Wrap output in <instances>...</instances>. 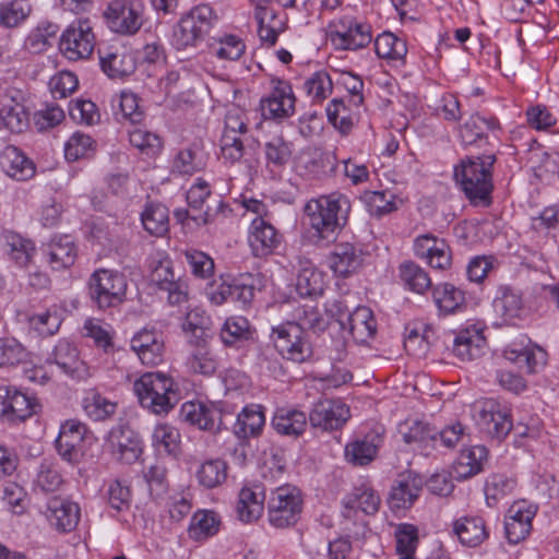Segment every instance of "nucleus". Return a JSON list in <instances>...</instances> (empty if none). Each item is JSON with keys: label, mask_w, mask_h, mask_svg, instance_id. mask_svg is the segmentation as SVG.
<instances>
[{"label": "nucleus", "mask_w": 559, "mask_h": 559, "mask_svg": "<svg viewBox=\"0 0 559 559\" xmlns=\"http://www.w3.org/2000/svg\"><path fill=\"white\" fill-rule=\"evenodd\" d=\"M352 203L341 192L310 199L304 206L311 236L317 240L333 242L348 223Z\"/></svg>", "instance_id": "nucleus-1"}, {"label": "nucleus", "mask_w": 559, "mask_h": 559, "mask_svg": "<svg viewBox=\"0 0 559 559\" xmlns=\"http://www.w3.org/2000/svg\"><path fill=\"white\" fill-rule=\"evenodd\" d=\"M497 160L496 150L486 148L476 156H466L454 167V179L475 206L491 204L492 167Z\"/></svg>", "instance_id": "nucleus-2"}, {"label": "nucleus", "mask_w": 559, "mask_h": 559, "mask_svg": "<svg viewBox=\"0 0 559 559\" xmlns=\"http://www.w3.org/2000/svg\"><path fill=\"white\" fill-rule=\"evenodd\" d=\"M133 390L141 406L156 415H167L179 401L174 379L158 371L143 373Z\"/></svg>", "instance_id": "nucleus-3"}, {"label": "nucleus", "mask_w": 559, "mask_h": 559, "mask_svg": "<svg viewBox=\"0 0 559 559\" xmlns=\"http://www.w3.org/2000/svg\"><path fill=\"white\" fill-rule=\"evenodd\" d=\"M217 22V14L209 4L192 8L174 26L173 47L176 50L197 48Z\"/></svg>", "instance_id": "nucleus-4"}, {"label": "nucleus", "mask_w": 559, "mask_h": 559, "mask_svg": "<svg viewBox=\"0 0 559 559\" xmlns=\"http://www.w3.org/2000/svg\"><path fill=\"white\" fill-rule=\"evenodd\" d=\"M304 496L290 484L272 489L266 500L269 524L276 530L295 526L301 518Z\"/></svg>", "instance_id": "nucleus-5"}, {"label": "nucleus", "mask_w": 559, "mask_h": 559, "mask_svg": "<svg viewBox=\"0 0 559 559\" xmlns=\"http://www.w3.org/2000/svg\"><path fill=\"white\" fill-rule=\"evenodd\" d=\"M127 289L126 275L115 270L97 269L87 281V295L92 305L103 311L123 304Z\"/></svg>", "instance_id": "nucleus-6"}, {"label": "nucleus", "mask_w": 559, "mask_h": 559, "mask_svg": "<svg viewBox=\"0 0 559 559\" xmlns=\"http://www.w3.org/2000/svg\"><path fill=\"white\" fill-rule=\"evenodd\" d=\"M270 340L276 353L285 360L304 364L313 357V346L307 331L294 321L272 326Z\"/></svg>", "instance_id": "nucleus-7"}, {"label": "nucleus", "mask_w": 559, "mask_h": 559, "mask_svg": "<svg viewBox=\"0 0 559 559\" xmlns=\"http://www.w3.org/2000/svg\"><path fill=\"white\" fill-rule=\"evenodd\" d=\"M233 415L226 402L188 401L181 405L180 416L201 430L217 433L226 428V417Z\"/></svg>", "instance_id": "nucleus-8"}, {"label": "nucleus", "mask_w": 559, "mask_h": 559, "mask_svg": "<svg viewBox=\"0 0 559 559\" xmlns=\"http://www.w3.org/2000/svg\"><path fill=\"white\" fill-rule=\"evenodd\" d=\"M475 412L478 428L489 438L500 442L512 431V414L506 404L487 399L476 404Z\"/></svg>", "instance_id": "nucleus-9"}, {"label": "nucleus", "mask_w": 559, "mask_h": 559, "mask_svg": "<svg viewBox=\"0 0 559 559\" xmlns=\"http://www.w3.org/2000/svg\"><path fill=\"white\" fill-rule=\"evenodd\" d=\"M259 280L252 274H241L230 280L213 282L206 288L209 300L221 306L227 301L239 302L246 308L251 305L255 296V287Z\"/></svg>", "instance_id": "nucleus-10"}, {"label": "nucleus", "mask_w": 559, "mask_h": 559, "mask_svg": "<svg viewBox=\"0 0 559 559\" xmlns=\"http://www.w3.org/2000/svg\"><path fill=\"white\" fill-rule=\"evenodd\" d=\"M96 37L88 19L74 20L63 31L59 48L69 60L87 59L94 51Z\"/></svg>", "instance_id": "nucleus-11"}, {"label": "nucleus", "mask_w": 559, "mask_h": 559, "mask_svg": "<svg viewBox=\"0 0 559 559\" xmlns=\"http://www.w3.org/2000/svg\"><path fill=\"white\" fill-rule=\"evenodd\" d=\"M40 409L38 400L13 385H0V418L16 425L31 418Z\"/></svg>", "instance_id": "nucleus-12"}, {"label": "nucleus", "mask_w": 559, "mask_h": 559, "mask_svg": "<svg viewBox=\"0 0 559 559\" xmlns=\"http://www.w3.org/2000/svg\"><path fill=\"white\" fill-rule=\"evenodd\" d=\"M330 40L337 50H357L368 46L372 40L371 26L344 16L331 25Z\"/></svg>", "instance_id": "nucleus-13"}, {"label": "nucleus", "mask_w": 559, "mask_h": 559, "mask_svg": "<svg viewBox=\"0 0 559 559\" xmlns=\"http://www.w3.org/2000/svg\"><path fill=\"white\" fill-rule=\"evenodd\" d=\"M248 119L245 111L233 107L225 115V127L221 138V154L225 160L239 162L245 153L243 142L240 138L248 131Z\"/></svg>", "instance_id": "nucleus-14"}, {"label": "nucleus", "mask_w": 559, "mask_h": 559, "mask_svg": "<svg viewBox=\"0 0 559 559\" xmlns=\"http://www.w3.org/2000/svg\"><path fill=\"white\" fill-rule=\"evenodd\" d=\"M104 15L114 32L133 35L143 24V4L136 0H112Z\"/></svg>", "instance_id": "nucleus-15"}, {"label": "nucleus", "mask_w": 559, "mask_h": 559, "mask_svg": "<svg viewBox=\"0 0 559 559\" xmlns=\"http://www.w3.org/2000/svg\"><path fill=\"white\" fill-rule=\"evenodd\" d=\"M88 433L87 426L79 419H68L61 424L55 448L59 456L72 464H79L84 456V440Z\"/></svg>", "instance_id": "nucleus-16"}, {"label": "nucleus", "mask_w": 559, "mask_h": 559, "mask_svg": "<svg viewBox=\"0 0 559 559\" xmlns=\"http://www.w3.org/2000/svg\"><path fill=\"white\" fill-rule=\"evenodd\" d=\"M0 122L12 133H22L29 126V112L24 105L23 92L13 86L0 90Z\"/></svg>", "instance_id": "nucleus-17"}, {"label": "nucleus", "mask_w": 559, "mask_h": 559, "mask_svg": "<svg viewBox=\"0 0 559 559\" xmlns=\"http://www.w3.org/2000/svg\"><path fill=\"white\" fill-rule=\"evenodd\" d=\"M270 94L261 99L260 107L265 119L282 121L295 112L296 96L288 81L273 79Z\"/></svg>", "instance_id": "nucleus-18"}, {"label": "nucleus", "mask_w": 559, "mask_h": 559, "mask_svg": "<svg viewBox=\"0 0 559 559\" xmlns=\"http://www.w3.org/2000/svg\"><path fill=\"white\" fill-rule=\"evenodd\" d=\"M500 129V122L495 116L473 114L459 126V140L465 148L476 146L495 150L490 142V133L495 134Z\"/></svg>", "instance_id": "nucleus-19"}, {"label": "nucleus", "mask_w": 559, "mask_h": 559, "mask_svg": "<svg viewBox=\"0 0 559 559\" xmlns=\"http://www.w3.org/2000/svg\"><path fill=\"white\" fill-rule=\"evenodd\" d=\"M350 417L349 407L340 399H322L312 407L309 423L322 431L341 429Z\"/></svg>", "instance_id": "nucleus-20"}, {"label": "nucleus", "mask_w": 559, "mask_h": 559, "mask_svg": "<svg viewBox=\"0 0 559 559\" xmlns=\"http://www.w3.org/2000/svg\"><path fill=\"white\" fill-rule=\"evenodd\" d=\"M537 506L527 500L515 501L504 518V534L509 544L523 542L532 531V521L537 513Z\"/></svg>", "instance_id": "nucleus-21"}, {"label": "nucleus", "mask_w": 559, "mask_h": 559, "mask_svg": "<svg viewBox=\"0 0 559 559\" xmlns=\"http://www.w3.org/2000/svg\"><path fill=\"white\" fill-rule=\"evenodd\" d=\"M424 484V478L412 472L400 474L388 497L389 508L393 512L411 509L419 498Z\"/></svg>", "instance_id": "nucleus-22"}, {"label": "nucleus", "mask_w": 559, "mask_h": 559, "mask_svg": "<svg viewBox=\"0 0 559 559\" xmlns=\"http://www.w3.org/2000/svg\"><path fill=\"white\" fill-rule=\"evenodd\" d=\"M102 71L111 80H126L136 70V60L131 51L121 46L98 49Z\"/></svg>", "instance_id": "nucleus-23"}, {"label": "nucleus", "mask_w": 559, "mask_h": 559, "mask_svg": "<svg viewBox=\"0 0 559 559\" xmlns=\"http://www.w3.org/2000/svg\"><path fill=\"white\" fill-rule=\"evenodd\" d=\"M414 252L417 258L426 260L435 270L444 271L452 264V251L449 243L432 234L416 237Z\"/></svg>", "instance_id": "nucleus-24"}, {"label": "nucleus", "mask_w": 559, "mask_h": 559, "mask_svg": "<svg viewBox=\"0 0 559 559\" xmlns=\"http://www.w3.org/2000/svg\"><path fill=\"white\" fill-rule=\"evenodd\" d=\"M107 441L112 455L126 464L134 463L142 454L140 436L123 425L112 427Z\"/></svg>", "instance_id": "nucleus-25"}, {"label": "nucleus", "mask_w": 559, "mask_h": 559, "mask_svg": "<svg viewBox=\"0 0 559 559\" xmlns=\"http://www.w3.org/2000/svg\"><path fill=\"white\" fill-rule=\"evenodd\" d=\"M492 306L506 325L519 326L520 322L524 320L523 296L520 290L510 285L498 287Z\"/></svg>", "instance_id": "nucleus-26"}, {"label": "nucleus", "mask_w": 559, "mask_h": 559, "mask_svg": "<svg viewBox=\"0 0 559 559\" xmlns=\"http://www.w3.org/2000/svg\"><path fill=\"white\" fill-rule=\"evenodd\" d=\"M40 250L46 263L53 271L71 267L78 258V247L69 235L52 237L48 242L43 243Z\"/></svg>", "instance_id": "nucleus-27"}, {"label": "nucleus", "mask_w": 559, "mask_h": 559, "mask_svg": "<svg viewBox=\"0 0 559 559\" xmlns=\"http://www.w3.org/2000/svg\"><path fill=\"white\" fill-rule=\"evenodd\" d=\"M283 235L263 217L251 222L249 245L254 257L264 258L275 252L281 246Z\"/></svg>", "instance_id": "nucleus-28"}, {"label": "nucleus", "mask_w": 559, "mask_h": 559, "mask_svg": "<svg viewBox=\"0 0 559 559\" xmlns=\"http://www.w3.org/2000/svg\"><path fill=\"white\" fill-rule=\"evenodd\" d=\"M131 349L145 366H156L164 359L165 344L163 335L146 328L136 332L131 338Z\"/></svg>", "instance_id": "nucleus-29"}, {"label": "nucleus", "mask_w": 559, "mask_h": 559, "mask_svg": "<svg viewBox=\"0 0 559 559\" xmlns=\"http://www.w3.org/2000/svg\"><path fill=\"white\" fill-rule=\"evenodd\" d=\"M266 499L264 485L261 483L246 484L238 493L236 512L245 523L255 522L264 511Z\"/></svg>", "instance_id": "nucleus-30"}, {"label": "nucleus", "mask_w": 559, "mask_h": 559, "mask_svg": "<svg viewBox=\"0 0 559 559\" xmlns=\"http://www.w3.org/2000/svg\"><path fill=\"white\" fill-rule=\"evenodd\" d=\"M49 360L72 379L80 381L91 376L87 365L80 359L78 348L68 340L58 341Z\"/></svg>", "instance_id": "nucleus-31"}, {"label": "nucleus", "mask_w": 559, "mask_h": 559, "mask_svg": "<svg viewBox=\"0 0 559 559\" xmlns=\"http://www.w3.org/2000/svg\"><path fill=\"white\" fill-rule=\"evenodd\" d=\"M219 337L224 346L241 349L257 341L258 332L246 317L234 316L225 320Z\"/></svg>", "instance_id": "nucleus-32"}, {"label": "nucleus", "mask_w": 559, "mask_h": 559, "mask_svg": "<svg viewBox=\"0 0 559 559\" xmlns=\"http://www.w3.org/2000/svg\"><path fill=\"white\" fill-rule=\"evenodd\" d=\"M452 533L465 547L476 548L490 535L486 520L480 515H464L452 523Z\"/></svg>", "instance_id": "nucleus-33"}, {"label": "nucleus", "mask_w": 559, "mask_h": 559, "mask_svg": "<svg viewBox=\"0 0 559 559\" xmlns=\"http://www.w3.org/2000/svg\"><path fill=\"white\" fill-rule=\"evenodd\" d=\"M46 516L59 532H72L79 524L81 510L76 502L61 497H52L47 504Z\"/></svg>", "instance_id": "nucleus-34"}, {"label": "nucleus", "mask_w": 559, "mask_h": 559, "mask_svg": "<svg viewBox=\"0 0 559 559\" xmlns=\"http://www.w3.org/2000/svg\"><path fill=\"white\" fill-rule=\"evenodd\" d=\"M431 297L439 316H454L464 312L467 308L465 292L449 282L433 285Z\"/></svg>", "instance_id": "nucleus-35"}, {"label": "nucleus", "mask_w": 559, "mask_h": 559, "mask_svg": "<svg viewBox=\"0 0 559 559\" xmlns=\"http://www.w3.org/2000/svg\"><path fill=\"white\" fill-rule=\"evenodd\" d=\"M382 442V432L371 430L362 438H357L346 444L345 459L354 466H366L377 457Z\"/></svg>", "instance_id": "nucleus-36"}, {"label": "nucleus", "mask_w": 559, "mask_h": 559, "mask_svg": "<svg viewBox=\"0 0 559 559\" xmlns=\"http://www.w3.org/2000/svg\"><path fill=\"white\" fill-rule=\"evenodd\" d=\"M0 167L5 175L17 181L29 180L36 174L35 163L14 145H7L1 151Z\"/></svg>", "instance_id": "nucleus-37"}, {"label": "nucleus", "mask_w": 559, "mask_h": 559, "mask_svg": "<svg viewBox=\"0 0 559 559\" xmlns=\"http://www.w3.org/2000/svg\"><path fill=\"white\" fill-rule=\"evenodd\" d=\"M297 282L296 289L301 297H318L324 292V274L319 271L312 261L302 255H297Z\"/></svg>", "instance_id": "nucleus-38"}, {"label": "nucleus", "mask_w": 559, "mask_h": 559, "mask_svg": "<svg viewBox=\"0 0 559 559\" xmlns=\"http://www.w3.org/2000/svg\"><path fill=\"white\" fill-rule=\"evenodd\" d=\"M264 409L260 404L245 406L233 426L235 436L241 440L260 437L265 426Z\"/></svg>", "instance_id": "nucleus-39"}, {"label": "nucleus", "mask_w": 559, "mask_h": 559, "mask_svg": "<svg viewBox=\"0 0 559 559\" xmlns=\"http://www.w3.org/2000/svg\"><path fill=\"white\" fill-rule=\"evenodd\" d=\"M488 459V450L484 445L463 449L457 456L453 473L457 480H466L484 471Z\"/></svg>", "instance_id": "nucleus-40"}, {"label": "nucleus", "mask_w": 559, "mask_h": 559, "mask_svg": "<svg viewBox=\"0 0 559 559\" xmlns=\"http://www.w3.org/2000/svg\"><path fill=\"white\" fill-rule=\"evenodd\" d=\"M362 261L361 249L349 242L337 243L329 258L330 267L336 275L343 277L356 272Z\"/></svg>", "instance_id": "nucleus-41"}, {"label": "nucleus", "mask_w": 559, "mask_h": 559, "mask_svg": "<svg viewBox=\"0 0 559 559\" xmlns=\"http://www.w3.org/2000/svg\"><path fill=\"white\" fill-rule=\"evenodd\" d=\"M353 340L358 344H365L377 334V320L370 308L357 307L347 317L346 329Z\"/></svg>", "instance_id": "nucleus-42"}, {"label": "nucleus", "mask_w": 559, "mask_h": 559, "mask_svg": "<svg viewBox=\"0 0 559 559\" xmlns=\"http://www.w3.org/2000/svg\"><path fill=\"white\" fill-rule=\"evenodd\" d=\"M307 415L295 408H277L272 417L271 425L281 436L297 438L307 427Z\"/></svg>", "instance_id": "nucleus-43"}, {"label": "nucleus", "mask_w": 559, "mask_h": 559, "mask_svg": "<svg viewBox=\"0 0 559 559\" xmlns=\"http://www.w3.org/2000/svg\"><path fill=\"white\" fill-rule=\"evenodd\" d=\"M258 23V36L269 47L277 43L278 36L286 29V21L272 8H260L254 12Z\"/></svg>", "instance_id": "nucleus-44"}, {"label": "nucleus", "mask_w": 559, "mask_h": 559, "mask_svg": "<svg viewBox=\"0 0 559 559\" xmlns=\"http://www.w3.org/2000/svg\"><path fill=\"white\" fill-rule=\"evenodd\" d=\"M399 278L406 290L425 295L431 290L432 281L429 273L412 260L403 261L399 265Z\"/></svg>", "instance_id": "nucleus-45"}, {"label": "nucleus", "mask_w": 559, "mask_h": 559, "mask_svg": "<svg viewBox=\"0 0 559 559\" xmlns=\"http://www.w3.org/2000/svg\"><path fill=\"white\" fill-rule=\"evenodd\" d=\"M485 345L486 338L480 331L465 329L454 337L452 350L461 361H469L480 355Z\"/></svg>", "instance_id": "nucleus-46"}, {"label": "nucleus", "mask_w": 559, "mask_h": 559, "mask_svg": "<svg viewBox=\"0 0 559 559\" xmlns=\"http://www.w3.org/2000/svg\"><path fill=\"white\" fill-rule=\"evenodd\" d=\"M206 166V157L201 147L192 144L179 150L171 163V173L180 176H192Z\"/></svg>", "instance_id": "nucleus-47"}, {"label": "nucleus", "mask_w": 559, "mask_h": 559, "mask_svg": "<svg viewBox=\"0 0 559 559\" xmlns=\"http://www.w3.org/2000/svg\"><path fill=\"white\" fill-rule=\"evenodd\" d=\"M117 403L103 395L96 389L85 391L82 399V408L85 415L94 421H104L111 418L117 412Z\"/></svg>", "instance_id": "nucleus-48"}, {"label": "nucleus", "mask_w": 559, "mask_h": 559, "mask_svg": "<svg viewBox=\"0 0 559 559\" xmlns=\"http://www.w3.org/2000/svg\"><path fill=\"white\" fill-rule=\"evenodd\" d=\"M381 503L380 496L368 483L355 486L343 500L344 508L347 510H361L371 515L378 512Z\"/></svg>", "instance_id": "nucleus-49"}, {"label": "nucleus", "mask_w": 559, "mask_h": 559, "mask_svg": "<svg viewBox=\"0 0 559 559\" xmlns=\"http://www.w3.org/2000/svg\"><path fill=\"white\" fill-rule=\"evenodd\" d=\"M215 202L216 207L206 205L205 210L200 213L191 211L190 207L177 209L174 212V217L181 225L192 221L197 226H206L214 223L219 215L226 216L227 212H231L229 205L221 197H215Z\"/></svg>", "instance_id": "nucleus-50"}, {"label": "nucleus", "mask_w": 559, "mask_h": 559, "mask_svg": "<svg viewBox=\"0 0 559 559\" xmlns=\"http://www.w3.org/2000/svg\"><path fill=\"white\" fill-rule=\"evenodd\" d=\"M228 477V464L222 459L204 461L195 471V478L205 489H214L222 486Z\"/></svg>", "instance_id": "nucleus-51"}, {"label": "nucleus", "mask_w": 559, "mask_h": 559, "mask_svg": "<svg viewBox=\"0 0 559 559\" xmlns=\"http://www.w3.org/2000/svg\"><path fill=\"white\" fill-rule=\"evenodd\" d=\"M221 519L217 513L211 510L195 512L188 527V535L191 539L201 542L216 535L219 531Z\"/></svg>", "instance_id": "nucleus-52"}, {"label": "nucleus", "mask_w": 559, "mask_h": 559, "mask_svg": "<svg viewBox=\"0 0 559 559\" xmlns=\"http://www.w3.org/2000/svg\"><path fill=\"white\" fill-rule=\"evenodd\" d=\"M3 238L10 260L20 267H26L36 251L34 242L14 231H7Z\"/></svg>", "instance_id": "nucleus-53"}, {"label": "nucleus", "mask_w": 559, "mask_h": 559, "mask_svg": "<svg viewBox=\"0 0 559 559\" xmlns=\"http://www.w3.org/2000/svg\"><path fill=\"white\" fill-rule=\"evenodd\" d=\"M33 7L28 0H9L0 2V27H20L29 17Z\"/></svg>", "instance_id": "nucleus-54"}, {"label": "nucleus", "mask_w": 559, "mask_h": 559, "mask_svg": "<svg viewBox=\"0 0 559 559\" xmlns=\"http://www.w3.org/2000/svg\"><path fill=\"white\" fill-rule=\"evenodd\" d=\"M144 229L153 236H164L169 229V211L162 203H147L141 214Z\"/></svg>", "instance_id": "nucleus-55"}, {"label": "nucleus", "mask_w": 559, "mask_h": 559, "mask_svg": "<svg viewBox=\"0 0 559 559\" xmlns=\"http://www.w3.org/2000/svg\"><path fill=\"white\" fill-rule=\"evenodd\" d=\"M186 364L192 373L211 377L217 371L219 359L212 346H206L190 349Z\"/></svg>", "instance_id": "nucleus-56"}, {"label": "nucleus", "mask_w": 559, "mask_h": 559, "mask_svg": "<svg viewBox=\"0 0 559 559\" xmlns=\"http://www.w3.org/2000/svg\"><path fill=\"white\" fill-rule=\"evenodd\" d=\"M374 51L381 59L404 63L407 46L405 40L396 37L393 33L384 32L374 39Z\"/></svg>", "instance_id": "nucleus-57"}, {"label": "nucleus", "mask_w": 559, "mask_h": 559, "mask_svg": "<svg viewBox=\"0 0 559 559\" xmlns=\"http://www.w3.org/2000/svg\"><path fill=\"white\" fill-rule=\"evenodd\" d=\"M210 50L212 55L221 60L236 61L245 53L246 45L239 36L224 34L212 38Z\"/></svg>", "instance_id": "nucleus-58"}, {"label": "nucleus", "mask_w": 559, "mask_h": 559, "mask_svg": "<svg viewBox=\"0 0 559 559\" xmlns=\"http://www.w3.org/2000/svg\"><path fill=\"white\" fill-rule=\"evenodd\" d=\"M360 200L369 214L377 218L397 211L396 195L390 191H365Z\"/></svg>", "instance_id": "nucleus-59"}, {"label": "nucleus", "mask_w": 559, "mask_h": 559, "mask_svg": "<svg viewBox=\"0 0 559 559\" xmlns=\"http://www.w3.org/2000/svg\"><path fill=\"white\" fill-rule=\"evenodd\" d=\"M25 346L13 336L0 337V369H12L27 361Z\"/></svg>", "instance_id": "nucleus-60"}, {"label": "nucleus", "mask_w": 559, "mask_h": 559, "mask_svg": "<svg viewBox=\"0 0 559 559\" xmlns=\"http://www.w3.org/2000/svg\"><path fill=\"white\" fill-rule=\"evenodd\" d=\"M215 197H223L212 192L211 185L203 178H197L186 193L187 203L191 211L203 212L206 205L216 207Z\"/></svg>", "instance_id": "nucleus-61"}, {"label": "nucleus", "mask_w": 559, "mask_h": 559, "mask_svg": "<svg viewBox=\"0 0 559 559\" xmlns=\"http://www.w3.org/2000/svg\"><path fill=\"white\" fill-rule=\"evenodd\" d=\"M264 154L266 166L272 170H281L292 158V143L283 136H274L264 144Z\"/></svg>", "instance_id": "nucleus-62"}, {"label": "nucleus", "mask_w": 559, "mask_h": 559, "mask_svg": "<svg viewBox=\"0 0 559 559\" xmlns=\"http://www.w3.org/2000/svg\"><path fill=\"white\" fill-rule=\"evenodd\" d=\"M97 143L88 134L76 131L64 144V157L69 162L90 158L96 152Z\"/></svg>", "instance_id": "nucleus-63"}, {"label": "nucleus", "mask_w": 559, "mask_h": 559, "mask_svg": "<svg viewBox=\"0 0 559 559\" xmlns=\"http://www.w3.org/2000/svg\"><path fill=\"white\" fill-rule=\"evenodd\" d=\"M516 487V480L504 474L490 475L485 484V496L489 507L510 496Z\"/></svg>", "instance_id": "nucleus-64"}]
</instances>
